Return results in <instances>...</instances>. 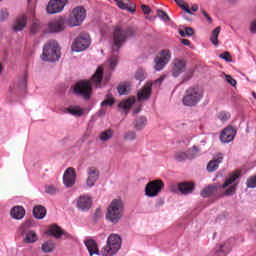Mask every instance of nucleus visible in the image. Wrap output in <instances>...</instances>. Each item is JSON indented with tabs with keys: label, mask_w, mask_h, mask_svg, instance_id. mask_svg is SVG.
Returning <instances> with one entry per match:
<instances>
[{
	"label": "nucleus",
	"mask_w": 256,
	"mask_h": 256,
	"mask_svg": "<svg viewBox=\"0 0 256 256\" xmlns=\"http://www.w3.org/2000/svg\"><path fill=\"white\" fill-rule=\"evenodd\" d=\"M103 81V66H99L90 80L77 82L74 86V93L81 95L84 99H91L93 85L101 87Z\"/></svg>",
	"instance_id": "obj_1"
},
{
	"label": "nucleus",
	"mask_w": 256,
	"mask_h": 256,
	"mask_svg": "<svg viewBox=\"0 0 256 256\" xmlns=\"http://www.w3.org/2000/svg\"><path fill=\"white\" fill-rule=\"evenodd\" d=\"M137 35V29L133 27L123 28L116 26L113 32V46L112 51H119L123 45L127 42V39L135 37Z\"/></svg>",
	"instance_id": "obj_2"
},
{
	"label": "nucleus",
	"mask_w": 256,
	"mask_h": 256,
	"mask_svg": "<svg viewBox=\"0 0 256 256\" xmlns=\"http://www.w3.org/2000/svg\"><path fill=\"white\" fill-rule=\"evenodd\" d=\"M123 217V201L121 199H114L110 203L106 212V219L110 223L117 224Z\"/></svg>",
	"instance_id": "obj_3"
},
{
	"label": "nucleus",
	"mask_w": 256,
	"mask_h": 256,
	"mask_svg": "<svg viewBox=\"0 0 256 256\" xmlns=\"http://www.w3.org/2000/svg\"><path fill=\"white\" fill-rule=\"evenodd\" d=\"M203 99V92L199 87H189L182 98L185 107H195Z\"/></svg>",
	"instance_id": "obj_4"
},
{
	"label": "nucleus",
	"mask_w": 256,
	"mask_h": 256,
	"mask_svg": "<svg viewBox=\"0 0 256 256\" xmlns=\"http://www.w3.org/2000/svg\"><path fill=\"white\" fill-rule=\"evenodd\" d=\"M59 57V44L55 40H50L43 48L42 61H59Z\"/></svg>",
	"instance_id": "obj_5"
},
{
	"label": "nucleus",
	"mask_w": 256,
	"mask_h": 256,
	"mask_svg": "<svg viewBox=\"0 0 256 256\" xmlns=\"http://www.w3.org/2000/svg\"><path fill=\"white\" fill-rule=\"evenodd\" d=\"M86 17H87V10H85V7L77 6L70 13L66 21V24L69 27H79V25L83 24Z\"/></svg>",
	"instance_id": "obj_6"
},
{
	"label": "nucleus",
	"mask_w": 256,
	"mask_h": 256,
	"mask_svg": "<svg viewBox=\"0 0 256 256\" xmlns=\"http://www.w3.org/2000/svg\"><path fill=\"white\" fill-rule=\"evenodd\" d=\"M121 249V237L117 234H112L108 237L107 245L102 248L101 254L103 256H113Z\"/></svg>",
	"instance_id": "obj_7"
},
{
	"label": "nucleus",
	"mask_w": 256,
	"mask_h": 256,
	"mask_svg": "<svg viewBox=\"0 0 256 256\" xmlns=\"http://www.w3.org/2000/svg\"><path fill=\"white\" fill-rule=\"evenodd\" d=\"M171 61V50L164 49L158 53L154 58V69L155 71H163L165 66Z\"/></svg>",
	"instance_id": "obj_8"
},
{
	"label": "nucleus",
	"mask_w": 256,
	"mask_h": 256,
	"mask_svg": "<svg viewBox=\"0 0 256 256\" xmlns=\"http://www.w3.org/2000/svg\"><path fill=\"white\" fill-rule=\"evenodd\" d=\"M91 45V38L89 34L83 33L80 34L72 44V51L76 53H81V51H85Z\"/></svg>",
	"instance_id": "obj_9"
},
{
	"label": "nucleus",
	"mask_w": 256,
	"mask_h": 256,
	"mask_svg": "<svg viewBox=\"0 0 256 256\" xmlns=\"http://www.w3.org/2000/svg\"><path fill=\"white\" fill-rule=\"evenodd\" d=\"M163 187H165V184L160 179L150 181L145 187V193L147 197H157V195L161 193Z\"/></svg>",
	"instance_id": "obj_10"
},
{
	"label": "nucleus",
	"mask_w": 256,
	"mask_h": 256,
	"mask_svg": "<svg viewBox=\"0 0 256 256\" xmlns=\"http://www.w3.org/2000/svg\"><path fill=\"white\" fill-rule=\"evenodd\" d=\"M187 71V61L183 58H175L171 63L172 77H179V75Z\"/></svg>",
	"instance_id": "obj_11"
},
{
	"label": "nucleus",
	"mask_w": 256,
	"mask_h": 256,
	"mask_svg": "<svg viewBox=\"0 0 256 256\" xmlns=\"http://www.w3.org/2000/svg\"><path fill=\"white\" fill-rule=\"evenodd\" d=\"M195 189V184L193 182H180L178 185L172 184L170 186V191L172 193H177V191L181 192V195H191L193 190Z\"/></svg>",
	"instance_id": "obj_12"
},
{
	"label": "nucleus",
	"mask_w": 256,
	"mask_h": 256,
	"mask_svg": "<svg viewBox=\"0 0 256 256\" xmlns=\"http://www.w3.org/2000/svg\"><path fill=\"white\" fill-rule=\"evenodd\" d=\"M93 207V198L89 195H81L76 200V208L78 211H82V213H86Z\"/></svg>",
	"instance_id": "obj_13"
},
{
	"label": "nucleus",
	"mask_w": 256,
	"mask_h": 256,
	"mask_svg": "<svg viewBox=\"0 0 256 256\" xmlns=\"http://www.w3.org/2000/svg\"><path fill=\"white\" fill-rule=\"evenodd\" d=\"M65 5H67V0H50L46 11L49 15H55V13H61L65 9Z\"/></svg>",
	"instance_id": "obj_14"
},
{
	"label": "nucleus",
	"mask_w": 256,
	"mask_h": 256,
	"mask_svg": "<svg viewBox=\"0 0 256 256\" xmlns=\"http://www.w3.org/2000/svg\"><path fill=\"white\" fill-rule=\"evenodd\" d=\"M87 179H86V185L87 187H95V183L99 181V175L101 174L99 172V169L95 166H91L87 168Z\"/></svg>",
	"instance_id": "obj_15"
},
{
	"label": "nucleus",
	"mask_w": 256,
	"mask_h": 256,
	"mask_svg": "<svg viewBox=\"0 0 256 256\" xmlns=\"http://www.w3.org/2000/svg\"><path fill=\"white\" fill-rule=\"evenodd\" d=\"M77 179V172L73 168H68L63 175V183L65 187H73Z\"/></svg>",
	"instance_id": "obj_16"
},
{
	"label": "nucleus",
	"mask_w": 256,
	"mask_h": 256,
	"mask_svg": "<svg viewBox=\"0 0 256 256\" xmlns=\"http://www.w3.org/2000/svg\"><path fill=\"white\" fill-rule=\"evenodd\" d=\"M235 135H237V130H235L233 126H228L223 129L220 135V141L222 143H231V141L235 139Z\"/></svg>",
	"instance_id": "obj_17"
},
{
	"label": "nucleus",
	"mask_w": 256,
	"mask_h": 256,
	"mask_svg": "<svg viewBox=\"0 0 256 256\" xmlns=\"http://www.w3.org/2000/svg\"><path fill=\"white\" fill-rule=\"evenodd\" d=\"M48 30L50 33H61L65 31V18L61 17L50 22L48 24Z\"/></svg>",
	"instance_id": "obj_18"
},
{
	"label": "nucleus",
	"mask_w": 256,
	"mask_h": 256,
	"mask_svg": "<svg viewBox=\"0 0 256 256\" xmlns=\"http://www.w3.org/2000/svg\"><path fill=\"white\" fill-rule=\"evenodd\" d=\"M223 153H219L214 156L213 160L209 161L207 164L208 173H214L219 169V164L223 163Z\"/></svg>",
	"instance_id": "obj_19"
},
{
	"label": "nucleus",
	"mask_w": 256,
	"mask_h": 256,
	"mask_svg": "<svg viewBox=\"0 0 256 256\" xmlns=\"http://www.w3.org/2000/svg\"><path fill=\"white\" fill-rule=\"evenodd\" d=\"M153 84L146 83L143 88L137 93L138 101H147L151 97Z\"/></svg>",
	"instance_id": "obj_20"
},
{
	"label": "nucleus",
	"mask_w": 256,
	"mask_h": 256,
	"mask_svg": "<svg viewBox=\"0 0 256 256\" xmlns=\"http://www.w3.org/2000/svg\"><path fill=\"white\" fill-rule=\"evenodd\" d=\"M25 27H27V15L22 14L16 18L12 26V29L17 33L19 31H23Z\"/></svg>",
	"instance_id": "obj_21"
},
{
	"label": "nucleus",
	"mask_w": 256,
	"mask_h": 256,
	"mask_svg": "<svg viewBox=\"0 0 256 256\" xmlns=\"http://www.w3.org/2000/svg\"><path fill=\"white\" fill-rule=\"evenodd\" d=\"M239 177H241V171L239 170L230 173L228 178H226L225 182L221 186L222 189H226V187H229V185H233V183H235Z\"/></svg>",
	"instance_id": "obj_22"
},
{
	"label": "nucleus",
	"mask_w": 256,
	"mask_h": 256,
	"mask_svg": "<svg viewBox=\"0 0 256 256\" xmlns=\"http://www.w3.org/2000/svg\"><path fill=\"white\" fill-rule=\"evenodd\" d=\"M135 96L129 97L125 100H122L119 104L118 107L119 109H123V111H129L133 105H135Z\"/></svg>",
	"instance_id": "obj_23"
},
{
	"label": "nucleus",
	"mask_w": 256,
	"mask_h": 256,
	"mask_svg": "<svg viewBox=\"0 0 256 256\" xmlns=\"http://www.w3.org/2000/svg\"><path fill=\"white\" fill-rule=\"evenodd\" d=\"M85 245L90 256L99 255V248L97 247V242L95 240H87L85 241Z\"/></svg>",
	"instance_id": "obj_24"
},
{
	"label": "nucleus",
	"mask_w": 256,
	"mask_h": 256,
	"mask_svg": "<svg viewBox=\"0 0 256 256\" xmlns=\"http://www.w3.org/2000/svg\"><path fill=\"white\" fill-rule=\"evenodd\" d=\"M219 187L218 185H209L208 187L204 188L201 191V195L205 198V197H212V195H215V193H217V191H219Z\"/></svg>",
	"instance_id": "obj_25"
},
{
	"label": "nucleus",
	"mask_w": 256,
	"mask_h": 256,
	"mask_svg": "<svg viewBox=\"0 0 256 256\" xmlns=\"http://www.w3.org/2000/svg\"><path fill=\"white\" fill-rule=\"evenodd\" d=\"M10 215L13 219H23V217H25V209L20 206H15L11 209Z\"/></svg>",
	"instance_id": "obj_26"
},
{
	"label": "nucleus",
	"mask_w": 256,
	"mask_h": 256,
	"mask_svg": "<svg viewBox=\"0 0 256 256\" xmlns=\"http://www.w3.org/2000/svg\"><path fill=\"white\" fill-rule=\"evenodd\" d=\"M33 215L36 219H43L47 215V209L41 205L36 206L33 209Z\"/></svg>",
	"instance_id": "obj_27"
},
{
	"label": "nucleus",
	"mask_w": 256,
	"mask_h": 256,
	"mask_svg": "<svg viewBox=\"0 0 256 256\" xmlns=\"http://www.w3.org/2000/svg\"><path fill=\"white\" fill-rule=\"evenodd\" d=\"M41 249L43 253H53V251H55V243H53L51 240H48L42 244Z\"/></svg>",
	"instance_id": "obj_28"
},
{
	"label": "nucleus",
	"mask_w": 256,
	"mask_h": 256,
	"mask_svg": "<svg viewBox=\"0 0 256 256\" xmlns=\"http://www.w3.org/2000/svg\"><path fill=\"white\" fill-rule=\"evenodd\" d=\"M66 113L74 115V117H81L83 115V110L79 106H69L66 108Z\"/></svg>",
	"instance_id": "obj_29"
},
{
	"label": "nucleus",
	"mask_w": 256,
	"mask_h": 256,
	"mask_svg": "<svg viewBox=\"0 0 256 256\" xmlns=\"http://www.w3.org/2000/svg\"><path fill=\"white\" fill-rule=\"evenodd\" d=\"M36 241H39V237L35 231H29L26 233L24 243H36Z\"/></svg>",
	"instance_id": "obj_30"
},
{
	"label": "nucleus",
	"mask_w": 256,
	"mask_h": 256,
	"mask_svg": "<svg viewBox=\"0 0 256 256\" xmlns=\"http://www.w3.org/2000/svg\"><path fill=\"white\" fill-rule=\"evenodd\" d=\"M49 233L53 237H56V239H59L61 235H63V230L61 229V227L54 224L49 228Z\"/></svg>",
	"instance_id": "obj_31"
},
{
	"label": "nucleus",
	"mask_w": 256,
	"mask_h": 256,
	"mask_svg": "<svg viewBox=\"0 0 256 256\" xmlns=\"http://www.w3.org/2000/svg\"><path fill=\"white\" fill-rule=\"evenodd\" d=\"M219 33H221V27L218 26L212 31V35L210 37L211 43L214 45H219Z\"/></svg>",
	"instance_id": "obj_32"
},
{
	"label": "nucleus",
	"mask_w": 256,
	"mask_h": 256,
	"mask_svg": "<svg viewBox=\"0 0 256 256\" xmlns=\"http://www.w3.org/2000/svg\"><path fill=\"white\" fill-rule=\"evenodd\" d=\"M115 105V98H113V95L111 93H108L106 95V99L101 102V107H113Z\"/></svg>",
	"instance_id": "obj_33"
},
{
	"label": "nucleus",
	"mask_w": 256,
	"mask_h": 256,
	"mask_svg": "<svg viewBox=\"0 0 256 256\" xmlns=\"http://www.w3.org/2000/svg\"><path fill=\"white\" fill-rule=\"evenodd\" d=\"M147 125V118L145 116H140L135 120V128L138 130L143 129Z\"/></svg>",
	"instance_id": "obj_34"
},
{
	"label": "nucleus",
	"mask_w": 256,
	"mask_h": 256,
	"mask_svg": "<svg viewBox=\"0 0 256 256\" xmlns=\"http://www.w3.org/2000/svg\"><path fill=\"white\" fill-rule=\"evenodd\" d=\"M113 137V130L107 129L100 133L99 139L102 141H109Z\"/></svg>",
	"instance_id": "obj_35"
},
{
	"label": "nucleus",
	"mask_w": 256,
	"mask_h": 256,
	"mask_svg": "<svg viewBox=\"0 0 256 256\" xmlns=\"http://www.w3.org/2000/svg\"><path fill=\"white\" fill-rule=\"evenodd\" d=\"M175 161H178L179 163L186 161V159H189V156L187 155V152L178 151L174 154Z\"/></svg>",
	"instance_id": "obj_36"
},
{
	"label": "nucleus",
	"mask_w": 256,
	"mask_h": 256,
	"mask_svg": "<svg viewBox=\"0 0 256 256\" xmlns=\"http://www.w3.org/2000/svg\"><path fill=\"white\" fill-rule=\"evenodd\" d=\"M119 95H127L129 93V83L123 82L117 87Z\"/></svg>",
	"instance_id": "obj_37"
},
{
	"label": "nucleus",
	"mask_w": 256,
	"mask_h": 256,
	"mask_svg": "<svg viewBox=\"0 0 256 256\" xmlns=\"http://www.w3.org/2000/svg\"><path fill=\"white\" fill-rule=\"evenodd\" d=\"M175 3L178 5V7H181L183 11H185L189 15H193V12H191V9H189V5L185 3V1L175 0Z\"/></svg>",
	"instance_id": "obj_38"
},
{
	"label": "nucleus",
	"mask_w": 256,
	"mask_h": 256,
	"mask_svg": "<svg viewBox=\"0 0 256 256\" xmlns=\"http://www.w3.org/2000/svg\"><path fill=\"white\" fill-rule=\"evenodd\" d=\"M186 154L188 155V159H195V157L199 155V148H197V146H193L186 152Z\"/></svg>",
	"instance_id": "obj_39"
},
{
	"label": "nucleus",
	"mask_w": 256,
	"mask_h": 256,
	"mask_svg": "<svg viewBox=\"0 0 256 256\" xmlns=\"http://www.w3.org/2000/svg\"><path fill=\"white\" fill-rule=\"evenodd\" d=\"M237 191V184H233L230 188L226 189L223 193L224 197H231V195H235Z\"/></svg>",
	"instance_id": "obj_40"
},
{
	"label": "nucleus",
	"mask_w": 256,
	"mask_h": 256,
	"mask_svg": "<svg viewBox=\"0 0 256 256\" xmlns=\"http://www.w3.org/2000/svg\"><path fill=\"white\" fill-rule=\"evenodd\" d=\"M218 119L225 123L226 121H229L231 119V114L225 111L219 112Z\"/></svg>",
	"instance_id": "obj_41"
},
{
	"label": "nucleus",
	"mask_w": 256,
	"mask_h": 256,
	"mask_svg": "<svg viewBox=\"0 0 256 256\" xmlns=\"http://www.w3.org/2000/svg\"><path fill=\"white\" fill-rule=\"evenodd\" d=\"M118 61H119V59L117 58L116 55H112V56L108 59L109 67H110V69H111L112 71L115 69V67H117Z\"/></svg>",
	"instance_id": "obj_42"
},
{
	"label": "nucleus",
	"mask_w": 256,
	"mask_h": 256,
	"mask_svg": "<svg viewBox=\"0 0 256 256\" xmlns=\"http://www.w3.org/2000/svg\"><path fill=\"white\" fill-rule=\"evenodd\" d=\"M125 141H135L137 139V133L135 131H128L124 134Z\"/></svg>",
	"instance_id": "obj_43"
},
{
	"label": "nucleus",
	"mask_w": 256,
	"mask_h": 256,
	"mask_svg": "<svg viewBox=\"0 0 256 256\" xmlns=\"http://www.w3.org/2000/svg\"><path fill=\"white\" fill-rule=\"evenodd\" d=\"M246 187H248V189H255L256 188V175L247 179Z\"/></svg>",
	"instance_id": "obj_44"
},
{
	"label": "nucleus",
	"mask_w": 256,
	"mask_h": 256,
	"mask_svg": "<svg viewBox=\"0 0 256 256\" xmlns=\"http://www.w3.org/2000/svg\"><path fill=\"white\" fill-rule=\"evenodd\" d=\"M157 16L160 17L162 21H170L169 15L163 10H157Z\"/></svg>",
	"instance_id": "obj_45"
},
{
	"label": "nucleus",
	"mask_w": 256,
	"mask_h": 256,
	"mask_svg": "<svg viewBox=\"0 0 256 256\" xmlns=\"http://www.w3.org/2000/svg\"><path fill=\"white\" fill-rule=\"evenodd\" d=\"M39 29H41V26L39 25V23L33 22L30 27V33L32 35H35V33H37L39 31Z\"/></svg>",
	"instance_id": "obj_46"
},
{
	"label": "nucleus",
	"mask_w": 256,
	"mask_h": 256,
	"mask_svg": "<svg viewBox=\"0 0 256 256\" xmlns=\"http://www.w3.org/2000/svg\"><path fill=\"white\" fill-rule=\"evenodd\" d=\"M45 193H48V195H55V193H57V188L55 186L48 185L45 187Z\"/></svg>",
	"instance_id": "obj_47"
},
{
	"label": "nucleus",
	"mask_w": 256,
	"mask_h": 256,
	"mask_svg": "<svg viewBox=\"0 0 256 256\" xmlns=\"http://www.w3.org/2000/svg\"><path fill=\"white\" fill-rule=\"evenodd\" d=\"M220 59H224V61H227V63H231V61H233V58L231 57V54L229 52H224L220 54Z\"/></svg>",
	"instance_id": "obj_48"
},
{
	"label": "nucleus",
	"mask_w": 256,
	"mask_h": 256,
	"mask_svg": "<svg viewBox=\"0 0 256 256\" xmlns=\"http://www.w3.org/2000/svg\"><path fill=\"white\" fill-rule=\"evenodd\" d=\"M193 77V69L188 70L184 76L182 77V83H185L186 81H189Z\"/></svg>",
	"instance_id": "obj_49"
},
{
	"label": "nucleus",
	"mask_w": 256,
	"mask_h": 256,
	"mask_svg": "<svg viewBox=\"0 0 256 256\" xmlns=\"http://www.w3.org/2000/svg\"><path fill=\"white\" fill-rule=\"evenodd\" d=\"M115 2L119 9H122L123 11H127V9H129V4H125L122 0H115Z\"/></svg>",
	"instance_id": "obj_50"
},
{
	"label": "nucleus",
	"mask_w": 256,
	"mask_h": 256,
	"mask_svg": "<svg viewBox=\"0 0 256 256\" xmlns=\"http://www.w3.org/2000/svg\"><path fill=\"white\" fill-rule=\"evenodd\" d=\"M135 79L143 81L145 79V72L143 70H138L135 74Z\"/></svg>",
	"instance_id": "obj_51"
},
{
	"label": "nucleus",
	"mask_w": 256,
	"mask_h": 256,
	"mask_svg": "<svg viewBox=\"0 0 256 256\" xmlns=\"http://www.w3.org/2000/svg\"><path fill=\"white\" fill-rule=\"evenodd\" d=\"M8 17H9V11L7 10V8H3L0 12L1 21H5V19H7Z\"/></svg>",
	"instance_id": "obj_52"
},
{
	"label": "nucleus",
	"mask_w": 256,
	"mask_h": 256,
	"mask_svg": "<svg viewBox=\"0 0 256 256\" xmlns=\"http://www.w3.org/2000/svg\"><path fill=\"white\" fill-rule=\"evenodd\" d=\"M226 81L229 83V85H232V87H235L237 85V81L231 77V75H226Z\"/></svg>",
	"instance_id": "obj_53"
},
{
	"label": "nucleus",
	"mask_w": 256,
	"mask_h": 256,
	"mask_svg": "<svg viewBox=\"0 0 256 256\" xmlns=\"http://www.w3.org/2000/svg\"><path fill=\"white\" fill-rule=\"evenodd\" d=\"M126 11H129L130 13H135V11H137V6L135 5V3H130Z\"/></svg>",
	"instance_id": "obj_54"
},
{
	"label": "nucleus",
	"mask_w": 256,
	"mask_h": 256,
	"mask_svg": "<svg viewBox=\"0 0 256 256\" xmlns=\"http://www.w3.org/2000/svg\"><path fill=\"white\" fill-rule=\"evenodd\" d=\"M184 31H185L187 37H191V35H193L195 33V31L191 27H186Z\"/></svg>",
	"instance_id": "obj_55"
},
{
	"label": "nucleus",
	"mask_w": 256,
	"mask_h": 256,
	"mask_svg": "<svg viewBox=\"0 0 256 256\" xmlns=\"http://www.w3.org/2000/svg\"><path fill=\"white\" fill-rule=\"evenodd\" d=\"M141 9H142L143 13H145V15H149V13H151V8H149V6H147V5H142Z\"/></svg>",
	"instance_id": "obj_56"
},
{
	"label": "nucleus",
	"mask_w": 256,
	"mask_h": 256,
	"mask_svg": "<svg viewBox=\"0 0 256 256\" xmlns=\"http://www.w3.org/2000/svg\"><path fill=\"white\" fill-rule=\"evenodd\" d=\"M102 215H103V210H101V208H97L95 211L94 217L96 219H99Z\"/></svg>",
	"instance_id": "obj_57"
},
{
	"label": "nucleus",
	"mask_w": 256,
	"mask_h": 256,
	"mask_svg": "<svg viewBox=\"0 0 256 256\" xmlns=\"http://www.w3.org/2000/svg\"><path fill=\"white\" fill-rule=\"evenodd\" d=\"M250 31L251 33H256V20L251 22Z\"/></svg>",
	"instance_id": "obj_58"
},
{
	"label": "nucleus",
	"mask_w": 256,
	"mask_h": 256,
	"mask_svg": "<svg viewBox=\"0 0 256 256\" xmlns=\"http://www.w3.org/2000/svg\"><path fill=\"white\" fill-rule=\"evenodd\" d=\"M229 251V248H226L225 245H220V248L218 250V253H227Z\"/></svg>",
	"instance_id": "obj_59"
},
{
	"label": "nucleus",
	"mask_w": 256,
	"mask_h": 256,
	"mask_svg": "<svg viewBox=\"0 0 256 256\" xmlns=\"http://www.w3.org/2000/svg\"><path fill=\"white\" fill-rule=\"evenodd\" d=\"M181 43L182 45H186V47H189V45H191V41H189L188 39H182Z\"/></svg>",
	"instance_id": "obj_60"
},
{
	"label": "nucleus",
	"mask_w": 256,
	"mask_h": 256,
	"mask_svg": "<svg viewBox=\"0 0 256 256\" xmlns=\"http://www.w3.org/2000/svg\"><path fill=\"white\" fill-rule=\"evenodd\" d=\"M191 11H193L194 13L199 11V6L197 4L192 5Z\"/></svg>",
	"instance_id": "obj_61"
},
{
	"label": "nucleus",
	"mask_w": 256,
	"mask_h": 256,
	"mask_svg": "<svg viewBox=\"0 0 256 256\" xmlns=\"http://www.w3.org/2000/svg\"><path fill=\"white\" fill-rule=\"evenodd\" d=\"M28 15H30V17L35 18V10L31 9L29 12H28Z\"/></svg>",
	"instance_id": "obj_62"
},
{
	"label": "nucleus",
	"mask_w": 256,
	"mask_h": 256,
	"mask_svg": "<svg viewBox=\"0 0 256 256\" xmlns=\"http://www.w3.org/2000/svg\"><path fill=\"white\" fill-rule=\"evenodd\" d=\"M179 33H180L181 37H187L185 30L184 31L180 30Z\"/></svg>",
	"instance_id": "obj_63"
},
{
	"label": "nucleus",
	"mask_w": 256,
	"mask_h": 256,
	"mask_svg": "<svg viewBox=\"0 0 256 256\" xmlns=\"http://www.w3.org/2000/svg\"><path fill=\"white\" fill-rule=\"evenodd\" d=\"M204 17L207 19L208 22H210V23L213 22V19H211V18L209 17V14H206Z\"/></svg>",
	"instance_id": "obj_64"
}]
</instances>
